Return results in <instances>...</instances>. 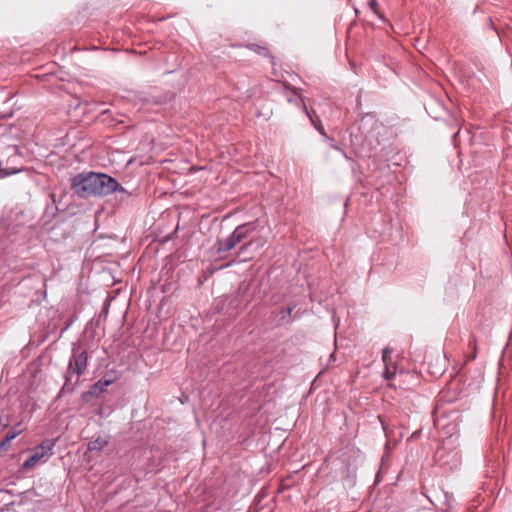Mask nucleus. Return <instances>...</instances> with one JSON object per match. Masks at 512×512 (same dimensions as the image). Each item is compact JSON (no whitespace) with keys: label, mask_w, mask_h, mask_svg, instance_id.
I'll return each instance as SVG.
<instances>
[{"label":"nucleus","mask_w":512,"mask_h":512,"mask_svg":"<svg viewBox=\"0 0 512 512\" xmlns=\"http://www.w3.org/2000/svg\"><path fill=\"white\" fill-rule=\"evenodd\" d=\"M255 225L253 223H245L235 228L231 235L225 240H218L216 244V252L221 255L234 249L238 244L244 242L238 252L236 258L239 262H246L254 257V253L264 245L261 238L254 237Z\"/></svg>","instance_id":"1"},{"label":"nucleus","mask_w":512,"mask_h":512,"mask_svg":"<svg viewBox=\"0 0 512 512\" xmlns=\"http://www.w3.org/2000/svg\"><path fill=\"white\" fill-rule=\"evenodd\" d=\"M71 187L78 196L83 198L105 196L117 190H124L113 177L95 172L77 175L72 179Z\"/></svg>","instance_id":"2"},{"label":"nucleus","mask_w":512,"mask_h":512,"mask_svg":"<svg viewBox=\"0 0 512 512\" xmlns=\"http://www.w3.org/2000/svg\"><path fill=\"white\" fill-rule=\"evenodd\" d=\"M57 439H48L43 441L40 445L35 447L30 456L23 462L20 467V472H26L40 463H44L52 455V450L55 446Z\"/></svg>","instance_id":"3"},{"label":"nucleus","mask_w":512,"mask_h":512,"mask_svg":"<svg viewBox=\"0 0 512 512\" xmlns=\"http://www.w3.org/2000/svg\"><path fill=\"white\" fill-rule=\"evenodd\" d=\"M88 353L87 351H81L80 353L74 352L72 359L69 362L68 370L71 373H75L77 377L84 374L87 368Z\"/></svg>","instance_id":"4"},{"label":"nucleus","mask_w":512,"mask_h":512,"mask_svg":"<svg viewBox=\"0 0 512 512\" xmlns=\"http://www.w3.org/2000/svg\"><path fill=\"white\" fill-rule=\"evenodd\" d=\"M112 383V380L100 379L94 383L90 389L84 394V397H98Z\"/></svg>","instance_id":"5"},{"label":"nucleus","mask_w":512,"mask_h":512,"mask_svg":"<svg viewBox=\"0 0 512 512\" xmlns=\"http://www.w3.org/2000/svg\"><path fill=\"white\" fill-rule=\"evenodd\" d=\"M107 443L108 441L106 439L98 437L97 439L88 443V451H100L107 445Z\"/></svg>","instance_id":"6"},{"label":"nucleus","mask_w":512,"mask_h":512,"mask_svg":"<svg viewBox=\"0 0 512 512\" xmlns=\"http://www.w3.org/2000/svg\"><path fill=\"white\" fill-rule=\"evenodd\" d=\"M24 430V427L21 423L15 425L12 429H10L6 434V441H12L19 434H21Z\"/></svg>","instance_id":"7"},{"label":"nucleus","mask_w":512,"mask_h":512,"mask_svg":"<svg viewBox=\"0 0 512 512\" xmlns=\"http://www.w3.org/2000/svg\"><path fill=\"white\" fill-rule=\"evenodd\" d=\"M301 102H302V105H303V108H304V111L306 113V115L308 116V118L310 119L312 125L314 127H316L318 124H320V119H319V116L316 114L315 111L313 110H308L306 105H305V102L303 99H301Z\"/></svg>","instance_id":"8"},{"label":"nucleus","mask_w":512,"mask_h":512,"mask_svg":"<svg viewBox=\"0 0 512 512\" xmlns=\"http://www.w3.org/2000/svg\"><path fill=\"white\" fill-rule=\"evenodd\" d=\"M392 349L390 347H385L382 351V361L384 363L385 366H388L391 364L392 362V359H391V354H392Z\"/></svg>","instance_id":"9"},{"label":"nucleus","mask_w":512,"mask_h":512,"mask_svg":"<svg viewBox=\"0 0 512 512\" xmlns=\"http://www.w3.org/2000/svg\"><path fill=\"white\" fill-rule=\"evenodd\" d=\"M396 374V366H393V369H390V366H385V370L383 372L384 378L387 380H391Z\"/></svg>","instance_id":"10"},{"label":"nucleus","mask_w":512,"mask_h":512,"mask_svg":"<svg viewBox=\"0 0 512 512\" xmlns=\"http://www.w3.org/2000/svg\"><path fill=\"white\" fill-rule=\"evenodd\" d=\"M469 345L473 347V353L471 356H469L468 360H474L476 358V340H470Z\"/></svg>","instance_id":"11"},{"label":"nucleus","mask_w":512,"mask_h":512,"mask_svg":"<svg viewBox=\"0 0 512 512\" xmlns=\"http://www.w3.org/2000/svg\"><path fill=\"white\" fill-rule=\"evenodd\" d=\"M315 128L317 129V131H318L322 136L327 137V134H326V132H325V129H324V127L321 125V123H320V124H318Z\"/></svg>","instance_id":"12"},{"label":"nucleus","mask_w":512,"mask_h":512,"mask_svg":"<svg viewBox=\"0 0 512 512\" xmlns=\"http://www.w3.org/2000/svg\"><path fill=\"white\" fill-rule=\"evenodd\" d=\"M10 442L11 441H6V436H5L4 439L0 443V448L5 449L10 444Z\"/></svg>","instance_id":"13"},{"label":"nucleus","mask_w":512,"mask_h":512,"mask_svg":"<svg viewBox=\"0 0 512 512\" xmlns=\"http://www.w3.org/2000/svg\"><path fill=\"white\" fill-rule=\"evenodd\" d=\"M64 392V385L60 388L59 394H62Z\"/></svg>","instance_id":"14"}]
</instances>
